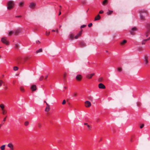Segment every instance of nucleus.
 Instances as JSON below:
<instances>
[{
	"label": "nucleus",
	"mask_w": 150,
	"mask_h": 150,
	"mask_svg": "<svg viewBox=\"0 0 150 150\" xmlns=\"http://www.w3.org/2000/svg\"><path fill=\"white\" fill-rule=\"evenodd\" d=\"M147 11L146 10H140L139 11L140 13V18L142 20L144 19L147 16Z\"/></svg>",
	"instance_id": "f257e3e1"
},
{
	"label": "nucleus",
	"mask_w": 150,
	"mask_h": 150,
	"mask_svg": "<svg viewBox=\"0 0 150 150\" xmlns=\"http://www.w3.org/2000/svg\"><path fill=\"white\" fill-rule=\"evenodd\" d=\"M15 5L14 2L12 0H9L7 3V8L8 10H10L13 8Z\"/></svg>",
	"instance_id": "f03ea898"
},
{
	"label": "nucleus",
	"mask_w": 150,
	"mask_h": 150,
	"mask_svg": "<svg viewBox=\"0 0 150 150\" xmlns=\"http://www.w3.org/2000/svg\"><path fill=\"white\" fill-rule=\"evenodd\" d=\"M149 57L147 56H145L144 57V64L146 67H148L149 65Z\"/></svg>",
	"instance_id": "7ed1b4c3"
},
{
	"label": "nucleus",
	"mask_w": 150,
	"mask_h": 150,
	"mask_svg": "<svg viewBox=\"0 0 150 150\" xmlns=\"http://www.w3.org/2000/svg\"><path fill=\"white\" fill-rule=\"evenodd\" d=\"M1 40L2 42L3 43L5 44L6 45L8 44V42L7 41L6 39V38H2L1 39Z\"/></svg>",
	"instance_id": "20e7f679"
},
{
	"label": "nucleus",
	"mask_w": 150,
	"mask_h": 150,
	"mask_svg": "<svg viewBox=\"0 0 150 150\" xmlns=\"http://www.w3.org/2000/svg\"><path fill=\"white\" fill-rule=\"evenodd\" d=\"M98 87L100 89H105V85L102 83H100L98 85Z\"/></svg>",
	"instance_id": "39448f33"
},
{
	"label": "nucleus",
	"mask_w": 150,
	"mask_h": 150,
	"mask_svg": "<svg viewBox=\"0 0 150 150\" xmlns=\"http://www.w3.org/2000/svg\"><path fill=\"white\" fill-rule=\"evenodd\" d=\"M85 106L86 107H90L91 105V104L90 102L89 101H87L85 102Z\"/></svg>",
	"instance_id": "423d86ee"
},
{
	"label": "nucleus",
	"mask_w": 150,
	"mask_h": 150,
	"mask_svg": "<svg viewBox=\"0 0 150 150\" xmlns=\"http://www.w3.org/2000/svg\"><path fill=\"white\" fill-rule=\"evenodd\" d=\"M30 89L32 91H35L37 89L36 86L35 85H33L30 87Z\"/></svg>",
	"instance_id": "0eeeda50"
},
{
	"label": "nucleus",
	"mask_w": 150,
	"mask_h": 150,
	"mask_svg": "<svg viewBox=\"0 0 150 150\" xmlns=\"http://www.w3.org/2000/svg\"><path fill=\"white\" fill-rule=\"evenodd\" d=\"M82 31H80L79 33H78L75 36V39H77L78 38L80 37L81 35Z\"/></svg>",
	"instance_id": "6e6552de"
},
{
	"label": "nucleus",
	"mask_w": 150,
	"mask_h": 150,
	"mask_svg": "<svg viewBox=\"0 0 150 150\" xmlns=\"http://www.w3.org/2000/svg\"><path fill=\"white\" fill-rule=\"evenodd\" d=\"M95 75L94 73H92L90 74H88L86 76V77L88 79H90L92 78V77Z\"/></svg>",
	"instance_id": "1a4fd4ad"
},
{
	"label": "nucleus",
	"mask_w": 150,
	"mask_h": 150,
	"mask_svg": "<svg viewBox=\"0 0 150 150\" xmlns=\"http://www.w3.org/2000/svg\"><path fill=\"white\" fill-rule=\"evenodd\" d=\"M82 78V76L80 75H77L76 77V79L77 80H80Z\"/></svg>",
	"instance_id": "9d476101"
},
{
	"label": "nucleus",
	"mask_w": 150,
	"mask_h": 150,
	"mask_svg": "<svg viewBox=\"0 0 150 150\" xmlns=\"http://www.w3.org/2000/svg\"><path fill=\"white\" fill-rule=\"evenodd\" d=\"M42 48L39 49V50H37L35 52L36 54H38V53H40L42 52Z\"/></svg>",
	"instance_id": "9b49d317"
},
{
	"label": "nucleus",
	"mask_w": 150,
	"mask_h": 150,
	"mask_svg": "<svg viewBox=\"0 0 150 150\" xmlns=\"http://www.w3.org/2000/svg\"><path fill=\"white\" fill-rule=\"evenodd\" d=\"M137 30V28L135 27H133L131 29V34L134 31H136Z\"/></svg>",
	"instance_id": "f8f14e48"
},
{
	"label": "nucleus",
	"mask_w": 150,
	"mask_h": 150,
	"mask_svg": "<svg viewBox=\"0 0 150 150\" xmlns=\"http://www.w3.org/2000/svg\"><path fill=\"white\" fill-rule=\"evenodd\" d=\"M100 16L99 15H98L95 18V21H97L100 20Z\"/></svg>",
	"instance_id": "ddd939ff"
},
{
	"label": "nucleus",
	"mask_w": 150,
	"mask_h": 150,
	"mask_svg": "<svg viewBox=\"0 0 150 150\" xmlns=\"http://www.w3.org/2000/svg\"><path fill=\"white\" fill-rule=\"evenodd\" d=\"M50 110V105L47 106V107L45 108V111L46 112H48Z\"/></svg>",
	"instance_id": "4468645a"
},
{
	"label": "nucleus",
	"mask_w": 150,
	"mask_h": 150,
	"mask_svg": "<svg viewBox=\"0 0 150 150\" xmlns=\"http://www.w3.org/2000/svg\"><path fill=\"white\" fill-rule=\"evenodd\" d=\"M8 146L12 150H13V145L11 144H9L8 145Z\"/></svg>",
	"instance_id": "2eb2a0df"
},
{
	"label": "nucleus",
	"mask_w": 150,
	"mask_h": 150,
	"mask_svg": "<svg viewBox=\"0 0 150 150\" xmlns=\"http://www.w3.org/2000/svg\"><path fill=\"white\" fill-rule=\"evenodd\" d=\"M0 107L1 108L2 110L4 109V108H5V105L4 104H1L0 105Z\"/></svg>",
	"instance_id": "dca6fc26"
},
{
	"label": "nucleus",
	"mask_w": 150,
	"mask_h": 150,
	"mask_svg": "<svg viewBox=\"0 0 150 150\" xmlns=\"http://www.w3.org/2000/svg\"><path fill=\"white\" fill-rule=\"evenodd\" d=\"M127 41L126 40H124L123 41L120 42V44L121 45H123L126 43Z\"/></svg>",
	"instance_id": "f3484780"
},
{
	"label": "nucleus",
	"mask_w": 150,
	"mask_h": 150,
	"mask_svg": "<svg viewBox=\"0 0 150 150\" xmlns=\"http://www.w3.org/2000/svg\"><path fill=\"white\" fill-rule=\"evenodd\" d=\"M113 12V11H110L108 10V11L107 12V14L108 15H110Z\"/></svg>",
	"instance_id": "a211bd4d"
},
{
	"label": "nucleus",
	"mask_w": 150,
	"mask_h": 150,
	"mask_svg": "<svg viewBox=\"0 0 150 150\" xmlns=\"http://www.w3.org/2000/svg\"><path fill=\"white\" fill-rule=\"evenodd\" d=\"M2 110V113L3 115H5L7 113V111L5 109L3 110Z\"/></svg>",
	"instance_id": "6ab92c4d"
},
{
	"label": "nucleus",
	"mask_w": 150,
	"mask_h": 150,
	"mask_svg": "<svg viewBox=\"0 0 150 150\" xmlns=\"http://www.w3.org/2000/svg\"><path fill=\"white\" fill-rule=\"evenodd\" d=\"M69 36L70 39H71V40H72L73 39L74 36L73 35L71 34H70Z\"/></svg>",
	"instance_id": "aec40b11"
},
{
	"label": "nucleus",
	"mask_w": 150,
	"mask_h": 150,
	"mask_svg": "<svg viewBox=\"0 0 150 150\" xmlns=\"http://www.w3.org/2000/svg\"><path fill=\"white\" fill-rule=\"evenodd\" d=\"M14 32L10 30L8 32V34L9 35H12L13 33Z\"/></svg>",
	"instance_id": "412c9836"
},
{
	"label": "nucleus",
	"mask_w": 150,
	"mask_h": 150,
	"mask_svg": "<svg viewBox=\"0 0 150 150\" xmlns=\"http://www.w3.org/2000/svg\"><path fill=\"white\" fill-rule=\"evenodd\" d=\"M5 145H3L1 146L0 147L1 149V150H4L5 149Z\"/></svg>",
	"instance_id": "4be33fe9"
},
{
	"label": "nucleus",
	"mask_w": 150,
	"mask_h": 150,
	"mask_svg": "<svg viewBox=\"0 0 150 150\" xmlns=\"http://www.w3.org/2000/svg\"><path fill=\"white\" fill-rule=\"evenodd\" d=\"M35 6V4L32 3H31L30 5V8H32Z\"/></svg>",
	"instance_id": "5701e85b"
},
{
	"label": "nucleus",
	"mask_w": 150,
	"mask_h": 150,
	"mask_svg": "<svg viewBox=\"0 0 150 150\" xmlns=\"http://www.w3.org/2000/svg\"><path fill=\"white\" fill-rule=\"evenodd\" d=\"M18 69V68L17 67H13V70L15 71L17 70Z\"/></svg>",
	"instance_id": "b1692460"
},
{
	"label": "nucleus",
	"mask_w": 150,
	"mask_h": 150,
	"mask_svg": "<svg viewBox=\"0 0 150 150\" xmlns=\"http://www.w3.org/2000/svg\"><path fill=\"white\" fill-rule=\"evenodd\" d=\"M43 76H41L39 78V80L40 81H41L43 80Z\"/></svg>",
	"instance_id": "393cba45"
},
{
	"label": "nucleus",
	"mask_w": 150,
	"mask_h": 150,
	"mask_svg": "<svg viewBox=\"0 0 150 150\" xmlns=\"http://www.w3.org/2000/svg\"><path fill=\"white\" fill-rule=\"evenodd\" d=\"M4 83L3 81L2 80H0V87Z\"/></svg>",
	"instance_id": "a878e982"
},
{
	"label": "nucleus",
	"mask_w": 150,
	"mask_h": 150,
	"mask_svg": "<svg viewBox=\"0 0 150 150\" xmlns=\"http://www.w3.org/2000/svg\"><path fill=\"white\" fill-rule=\"evenodd\" d=\"M29 122L28 121L25 122L24 123V125L25 126H27L28 125Z\"/></svg>",
	"instance_id": "bb28decb"
},
{
	"label": "nucleus",
	"mask_w": 150,
	"mask_h": 150,
	"mask_svg": "<svg viewBox=\"0 0 150 150\" xmlns=\"http://www.w3.org/2000/svg\"><path fill=\"white\" fill-rule=\"evenodd\" d=\"M20 89L21 91L22 92H24L25 91V90L24 89V88L22 87H21L20 88Z\"/></svg>",
	"instance_id": "cd10ccee"
},
{
	"label": "nucleus",
	"mask_w": 150,
	"mask_h": 150,
	"mask_svg": "<svg viewBox=\"0 0 150 150\" xmlns=\"http://www.w3.org/2000/svg\"><path fill=\"white\" fill-rule=\"evenodd\" d=\"M149 40H150V37L149 38L147 39H146L143 40V42L144 41H146Z\"/></svg>",
	"instance_id": "c85d7f7f"
},
{
	"label": "nucleus",
	"mask_w": 150,
	"mask_h": 150,
	"mask_svg": "<svg viewBox=\"0 0 150 150\" xmlns=\"http://www.w3.org/2000/svg\"><path fill=\"white\" fill-rule=\"evenodd\" d=\"M23 2L21 1V2H20V3H19V5L20 6H21L23 5Z\"/></svg>",
	"instance_id": "c756f323"
},
{
	"label": "nucleus",
	"mask_w": 150,
	"mask_h": 150,
	"mask_svg": "<svg viewBox=\"0 0 150 150\" xmlns=\"http://www.w3.org/2000/svg\"><path fill=\"white\" fill-rule=\"evenodd\" d=\"M107 1V0H104L103 2V4H106Z\"/></svg>",
	"instance_id": "7c9ffc66"
},
{
	"label": "nucleus",
	"mask_w": 150,
	"mask_h": 150,
	"mask_svg": "<svg viewBox=\"0 0 150 150\" xmlns=\"http://www.w3.org/2000/svg\"><path fill=\"white\" fill-rule=\"evenodd\" d=\"M87 127L88 129H91V126H90V125H87Z\"/></svg>",
	"instance_id": "2f4dec72"
},
{
	"label": "nucleus",
	"mask_w": 150,
	"mask_h": 150,
	"mask_svg": "<svg viewBox=\"0 0 150 150\" xmlns=\"http://www.w3.org/2000/svg\"><path fill=\"white\" fill-rule=\"evenodd\" d=\"M86 26V25H83L81 26V28H83L85 27Z\"/></svg>",
	"instance_id": "473e14b6"
},
{
	"label": "nucleus",
	"mask_w": 150,
	"mask_h": 150,
	"mask_svg": "<svg viewBox=\"0 0 150 150\" xmlns=\"http://www.w3.org/2000/svg\"><path fill=\"white\" fill-rule=\"evenodd\" d=\"M147 28L148 29L150 30V24H149L147 25Z\"/></svg>",
	"instance_id": "72a5a7b5"
},
{
	"label": "nucleus",
	"mask_w": 150,
	"mask_h": 150,
	"mask_svg": "<svg viewBox=\"0 0 150 150\" xmlns=\"http://www.w3.org/2000/svg\"><path fill=\"white\" fill-rule=\"evenodd\" d=\"M65 103H66V101L65 100H64L63 101V102H62V104L63 105H64V104H65Z\"/></svg>",
	"instance_id": "f704fd0d"
},
{
	"label": "nucleus",
	"mask_w": 150,
	"mask_h": 150,
	"mask_svg": "<svg viewBox=\"0 0 150 150\" xmlns=\"http://www.w3.org/2000/svg\"><path fill=\"white\" fill-rule=\"evenodd\" d=\"M81 45L83 47L85 46V44L83 42L81 43Z\"/></svg>",
	"instance_id": "c9c22d12"
},
{
	"label": "nucleus",
	"mask_w": 150,
	"mask_h": 150,
	"mask_svg": "<svg viewBox=\"0 0 150 150\" xmlns=\"http://www.w3.org/2000/svg\"><path fill=\"white\" fill-rule=\"evenodd\" d=\"M50 34V32H47L46 33V35H49Z\"/></svg>",
	"instance_id": "e433bc0d"
},
{
	"label": "nucleus",
	"mask_w": 150,
	"mask_h": 150,
	"mask_svg": "<svg viewBox=\"0 0 150 150\" xmlns=\"http://www.w3.org/2000/svg\"><path fill=\"white\" fill-rule=\"evenodd\" d=\"M18 45H15V47H14V48L15 49L18 48Z\"/></svg>",
	"instance_id": "4c0bfd02"
},
{
	"label": "nucleus",
	"mask_w": 150,
	"mask_h": 150,
	"mask_svg": "<svg viewBox=\"0 0 150 150\" xmlns=\"http://www.w3.org/2000/svg\"><path fill=\"white\" fill-rule=\"evenodd\" d=\"M92 25V24L91 23H90V24H89L88 25V26L89 27H91V26Z\"/></svg>",
	"instance_id": "58836bf2"
},
{
	"label": "nucleus",
	"mask_w": 150,
	"mask_h": 150,
	"mask_svg": "<svg viewBox=\"0 0 150 150\" xmlns=\"http://www.w3.org/2000/svg\"><path fill=\"white\" fill-rule=\"evenodd\" d=\"M117 71H118L121 72V69L120 68H118L117 69Z\"/></svg>",
	"instance_id": "ea45409f"
},
{
	"label": "nucleus",
	"mask_w": 150,
	"mask_h": 150,
	"mask_svg": "<svg viewBox=\"0 0 150 150\" xmlns=\"http://www.w3.org/2000/svg\"><path fill=\"white\" fill-rule=\"evenodd\" d=\"M103 10H101L99 11V13L101 14V13H103Z\"/></svg>",
	"instance_id": "a19ab883"
},
{
	"label": "nucleus",
	"mask_w": 150,
	"mask_h": 150,
	"mask_svg": "<svg viewBox=\"0 0 150 150\" xmlns=\"http://www.w3.org/2000/svg\"><path fill=\"white\" fill-rule=\"evenodd\" d=\"M144 126V124H142V125H141L140 126V128L141 129H142V128Z\"/></svg>",
	"instance_id": "79ce46f5"
},
{
	"label": "nucleus",
	"mask_w": 150,
	"mask_h": 150,
	"mask_svg": "<svg viewBox=\"0 0 150 150\" xmlns=\"http://www.w3.org/2000/svg\"><path fill=\"white\" fill-rule=\"evenodd\" d=\"M146 41H144L143 42V40H142V44H144L145 43V42Z\"/></svg>",
	"instance_id": "37998d69"
},
{
	"label": "nucleus",
	"mask_w": 150,
	"mask_h": 150,
	"mask_svg": "<svg viewBox=\"0 0 150 150\" xmlns=\"http://www.w3.org/2000/svg\"><path fill=\"white\" fill-rule=\"evenodd\" d=\"M6 117H5L3 119V121L4 122L6 121Z\"/></svg>",
	"instance_id": "c03bdc74"
},
{
	"label": "nucleus",
	"mask_w": 150,
	"mask_h": 150,
	"mask_svg": "<svg viewBox=\"0 0 150 150\" xmlns=\"http://www.w3.org/2000/svg\"><path fill=\"white\" fill-rule=\"evenodd\" d=\"M56 33H58V32H59V31H58V29H57L56 30Z\"/></svg>",
	"instance_id": "a18cd8bd"
},
{
	"label": "nucleus",
	"mask_w": 150,
	"mask_h": 150,
	"mask_svg": "<svg viewBox=\"0 0 150 150\" xmlns=\"http://www.w3.org/2000/svg\"><path fill=\"white\" fill-rule=\"evenodd\" d=\"M3 124H0V129L1 128V127L3 125Z\"/></svg>",
	"instance_id": "49530a36"
},
{
	"label": "nucleus",
	"mask_w": 150,
	"mask_h": 150,
	"mask_svg": "<svg viewBox=\"0 0 150 150\" xmlns=\"http://www.w3.org/2000/svg\"><path fill=\"white\" fill-rule=\"evenodd\" d=\"M46 105H47V106H50V105L49 104H48V103H46Z\"/></svg>",
	"instance_id": "de8ad7c7"
},
{
	"label": "nucleus",
	"mask_w": 150,
	"mask_h": 150,
	"mask_svg": "<svg viewBox=\"0 0 150 150\" xmlns=\"http://www.w3.org/2000/svg\"><path fill=\"white\" fill-rule=\"evenodd\" d=\"M84 125H88V124L87 123H84Z\"/></svg>",
	"instance_id": "09e8293b"
},
{
	"label": "nucleus",
	"mask_w": 150,
	"mask_h": 150,
	"mask_svg": "<svg viewBox=\"0 0 150 150\" xmlns=\"http://www.w3.org/2000/svg\"><path fill=\"white\" fill-rule=\"evenodd\" d=\"M48 76V75H46V76H45V79H46L47 78Z\"/></svg>",
	"instance_id": "8fccbe9b"
},
{
	"label": "nucleus",
	"mask_w": 150,
	"mask_h": 150,
	"mask_svg": "<svg viewBox=\"0 0 150 150\" xmlns=\"http://www.w3.org/2000/svg\"><path fill=\"white\" fill-rule=\"evenodd\" d=\"M52 32H55V30H52Z\"/></svg>",
	"instance_id": "3c124183"
},
{
	"label": "nucleus",
	"mask_w": 150,
	"mask_h": 150,
	"mask_svg": "<svg viewBox=\"0 0 150 150\" xmlns=\"http://www.w3.org/2000/svg\"><path fill=\"white\" fill-rule=\"evenodd\" d=\"M66 76V74H64V77H65Z\"/></svg>",
	"instance_id": "603ef678"
},
{
	"label": "nucleus",
	"mask_w": 150,
	"mask_h": 150,
	"mask_svg": "<svg viewBox=\"0 0 150 150\" xmlns=\"http://www.w3.org/2000/svg\"><path fill=\"white\" fill-rule=\"evenodd\" d=\"M39 125L38 126V127H40V124H39Z\"/></svg>",
	"instance_id": "864d4df0"
},
{
	"label": "nucleus",
	"mask_w": 150,
	"mask_h": 150,
	"mask_svg": "<svg viewBox=\"0 0 150 150\" xmlns=\"http://www.w3.org/2000/svg\"><path fill=\"white\" fill-rule=\"evenodd\" d=\"M61 14V12H59V15H60Z\"/></svg>",
	"instance_id": "5fc2aeb1"
},
{
	"label": "nucleus",
	"mask_w": 150,
	"mask_h": 150,
	"mask_svg": "<svg viewBox=\"0 0 150 150\" xmlns=\"http://www.w3.org/2000/svg\"><path fill=\"white\" fill-rule=\"evenodd\" d=\"M64 88L65 89H66V88L67 87H65V86H64Z\"/></svg>",
	"instance_id": "6e6d98bb"
},
{
	"label": "nucleus",
	"mask_w": 150,
	"mask_h": 150,
	"mask_svg": "<svg viewBox=\"0 0 150 150\" xmlns=\"http://www.w3.org/2000/svg\"><path fill=\"white\" fill-rule=\"evenodd\" d=\"M44 102L46 103H47L46 101H45Z\"/></svg>",
	"instance_id": "4d7b16f0"
},
{
	"label": "nucleus",
	"mask_w": 150,
	"mask_h": 150,
	"mask_svg": "<svg viewBox=\"0 0 150 150\" xmlns=\"http://www.w3.org/2000/svg\"><path fill=\"white\" fill-rule=\"evenodd\" d=\"M146 37H148V35H146Z\"/></svg>",
	"instance_id": "13d9d810"
},
{
	"label": "nucleus",
	"mask_w": 150,
	"mask_h": 150,
	"mask_svg": "<svg viewBox=\"0 0 150 150\" xmlns=\"http://www.w3.org/2000/svg\"><path fill=\"white\" fill-rule=\"evenodd\" d=\"M60 7H61V6H60Z\"/></svg>",
	"instance_id": "bf43d9fd"
},
{
	"label": "nucleus",
	"mask_w": 150,
	"mask_h": 150,
	"mask_svg": "<svg viewBox=\"0 0 150 150\" xmlns=\"http://www.w3.org/2000/svg\"><path fill=\"white\" fill-rule=\"evenodd\" d=\"M38 42H39V41H38Z\"/></svg>",
	"instance_id": "052dcab7"
}]
</instances>
